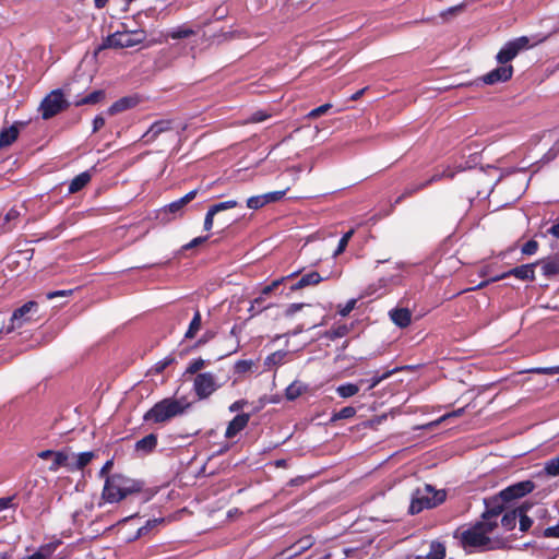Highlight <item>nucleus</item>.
I'll use <instances>...</instances> for the list:
<instances>
[{
	"label": "nucleus",
	"mask_w": 559,
	"mask_h": 559,
	"mask_svg": "<svg viewBox=\"0 0 559 559\" xmlns=\"http://www.w3.org/2000/svg\"><path fill=\"white\" fill-rule=\"evenodd\" d=\"M502 510L501 506L488 508L484 512L481 521L468 527L457 528L454 537L468 551L503 548L507 545V539L502 537V533L495 531L496 524L492 522V516L500 515Z\"/></svg>",
	"instance_id": "f257e3e1"
},
{
	"label": "nucleus",
	"mask_w": 559,
	"mask_h": 559,
	"mask_svg": "<svg viewBox=\"0 0 559 559\" xmlns=\"http://www.w3.org/2000/svg\"><path fill=\"white\" fill-rule=\"evenodd\" d=\"M188 407L189 403L185 399H164L145 413L144 420L154 424L166 423L183 414Z\"/></svg>",
	"instance_id": "f03ea898"
},
{
	"label": "nucleus",
	"mask_w": 559,
	"mask_h": 559,
	"mask_svg": "<svg viewBox=\"0 0 559 559\" xmlns=\"http://www.w3.org/2000/svg\"><path fill=\"white\" fill-rule=\"evenodd\" d=\"M139 490L140 487L133 479L122 475H112L106 479L103 498L107 502L114 503Z\"/></svg>",
	"instance_id": "7ed1b4c3"
},
{
	"label": "nucleus",
	"mask_w": 559,
	"mask_h": 559,
	"mask_svg": "<svg viewBox=\"0 0 559 559\" xmlns=\"http://www.w3.org/2000/svg\"><path fill=\"white\" fill-rule=\"evenodd\" d=\"M445 500V492L443 490H435L430 485H425L417 488L413 496L409 506V512L416 514L425 509L435 508Z\"/></svg>",
	"instance_id": "20e7f679"
},
{
	"label": "nucleus",
	"mask_w": 559,
	"mask_h": 559,
	"mask_svg": "<svg viewBox=\"0 0 559 559\" xmlns=\"http://www.w3.org/2000/svg\"><path fill=\"white\" fill-rule=\"evenodd\" d=\"M146 38L145 32L138 31H117L116 33L106 37L102 48H130L142 44Z\"/></svg>",
	"instance_id": "39448f33"
},
{
	"label": "nucleus",
	"mask_w": 559,
	"mask_h": 559,
	"mask_svg": "<svg viewBox=\"0 0 559 559\" xmlns=\"http://www.w3.org/2000/svg\"><path fill=\"white\" fill-rule=\"evenodd\" d=\"M543 39L532 41L527 36H521L513 40L508 41L497 53V61L501 64L508 66L507 63L513 60L522 50L530 49L540 43Z\"/></svg>",
	"instance_id": "423d86ee"
},
{
	"label": "nucleus",
	"mask_w": 559,
	"mask_h": 559,
	"mask_svg": "<svg viewBox=\"0 0 559 559\" xmlns=\"http://www.w3.org/2000/svg\"><path fill=\"white\" fill-rule=\"evenodd\" d=\"M48 456H55V463L50 464L49 471L57 472L60 467H66L69 472L78 471L76 453L70 449L62 451L45 450L38 453V457L46 460Z\"/></svg>",
	"instance_id": "0eeeda50"
},
{
	"label": "nucleus",
	"mask_w": 559,
	"mask_h": 559,
	"mask_svg": "<svg viewBox=\"0 0 559 559\" xmlns=\"http://www.w3.org/2000/svg\"><path fill=\"white\" fill-rule=\"evenodd\" d=\"M66 106V100L60 91H52L40 103L39 110L44 119H49L60 112Z\"/></svg>",
	"instance_id": "6e6552de"
},
{
	"label": "nucleus",
	"mask_w": 559,
	"mask_h": 559,
	"mask_svg": "<svg viewBox=\"0 0 559 559\" xmlns=\"http://www.w3.org/2000/svg\"><path fill=\"white\" fill-rule=\"evenodd\" d=\"M37 312V304L35 301H28L22 307L14 310L10 324L7 332L10 333L15 329L23 326L24 324L32 321L33 316Z\"/></svg>",
	"instance_id": "1a4fd4ad"
},
{
	"label": "nucleus",
	"mask_w": 559,
	"mask_h": 559,
	"mask_svg": "<svg viewBox=\"0 0 559 559\" xmlns=\"http://www.w3.org/2000/svg\"><path fill=\"white\" fill-rule=\"evenodd\" d=\"M193 385L199 399L209 397L219 388V384L217 383L215 376L211 372L199 373L194 378Z\"/></svg>",
	"instance_id": "9d476101"
},
{
	"label": "nucleus",
	"mask_w": 559,
	"mask_h": 559,
	"mask_svg": "<svg viewBox=\"0 0 559 559\" xmlns=\"http://www.w3.org/2000/svg\"><path fill=\"white\" fill-rule=\"evenodd\" d=\"M534 488H535V486L531 480H524V481L514 484L512 486H509L508 488H506L504 490H502L500 492L499 498H496L493 500V503H495L493 507L501 506L498 502L499 499H501L503 501H511L513 499H518V498H521V497L530 493L531 491H533Z\"/></svg>",
	"instance_id": "9b49d317"
},
{
	"label": "nucleus",
	"mask_w": 559,
	"mask_h": 559,
	"mask_svg": "<svg viewBox=\"0 0 559 559\" xmlns=\"http://www.w3.org/2000/svg\"><path fill=\"white\" fill-rule=\"evenodd\" d=\"M498 518H499V515L492 516V522L496 524L495 531L502 533V537H504L508 543L509 538H508L507 534L509 532H511L516 525L518 511L514 510V511L507 512L500 521H498Z\"/></svg>",
	"instance_id": "f8f14e48"
},
{
	"label": "nucleus",
	"mask_w": 559,
	"mask_h": 559,
	"mask_svg": "<svg viewBox=\"0 0 559 559\" xmlns=\"http://www.w3.org/2000/svg\"><path fill=\"white\" fill-rule=\"evenodd\" d=\"M513 74V67L512 66H504L493 69L492 71L488 72L481 78V81L485 84H497L500 82H507L511 79Z\"/></svg>",
	"instance_id": "ddd939ff"
},
{
	"label": "nucleus",
	"mask_w": 559,
	"mask_h": 559,
	"mask_svg": "<svg viewBox=\"0 0 559 559\" xmlns=\"http://www.w3.org/2000/svg\"><path fill=\"white\" fill-rule=\"evenodd\" d=\"M534 267H535V263L516 266L501 275L495 276L491 281L496 282V281L502 280V278H506L510 275H513L519 280L533 281L535 278Z\"/></svg>",
	"instance_id": "4468645a"
},
{
	"label": "nucleus",
	"mask_w": 559,
	"mask_h": 559,
	"mask_svg": "<svg viewBox=\"0 0 559 559\" xmlns=\"http://www.w3.org/2000/svg\"><path fill=\"white\" fill-rule=\"evenodd\" d=\"M23 126V122H15L8 128H3L0 132V148L10 146L17 139L20 128Z\"/></svg>",
	"instance_id": "2eb2a0df"
},
{
	"label": "nucleus",
	"mask_w": 559,
	"mask_h": 559,
	"mask_svg": "<svg viewBox=\"0 0 559 559\" xmlns=\"http://www.w3.org/2000/svg\"><path fill=\"white\" fill-rule=\"evenodd\" d=\"M171 130L170 120H159L151 126V128L143 135L146 143H151L157 139V136L166 131Z\"/></svg>",
	"instance_id": "dca6fc26"
},
{
	"label": "nucleus",
	"mask_w": 559,
	"mask_h": 559,
	"mask_svg": "<svg viewBox=\"0 0 559 559\" xmlns=\"http://www.w3.org/2000/svg\"><path fill=\"white\" fill-rule=\"evenodd\" d=\"M250 415L249 414H240L237 415L227 426L225 437L234 438L238 432H240L249 423Z\"/></svg>",
	"instance_id": "f3484780"
},
{
	"label": "nucleus",
	"mask_w": 559,
	"mask_h": 559,
	"mask_svg": "<svg viewBox=\"0 0 559 559\" xmlns=\"http://www.w3.org/2000/svg\"><path fill=\"white\" fill-rule=\"evenodd\" d=\"M389 316L394 324L400 328H406L411 324L412 312L406 308H396L389 312Z\"/></svg>",
	"instance_id": "a211bd4d"
},
{
	"label": "nucleus",
	"mask_w": 559,
	"mask_h": 559,
	"mask_svg": "<svg viewBox=\"0 0 559 559\" xmlns=\"http://www.w3.org/2000/svg\"><path fill=\"white\" fill-rule=\"evenodd\" d=\"M198 194V190H192L188 192L182 198L171 202L167 206H165L164 211L169 213H178L180 212L189 202H191Z\"/></svg>",
	"instance_id": "6ab92c4d"
},
{
	"label": "nucleus",
	"mask_w": 559,
	"mask_h": 559,
	"mask_svg": "<svg viewBox=\"0 0 559 559\" xmlns=\"http://www.w3.org/2000/svg\"><path fill=\"white\" fill-rule=\"evenodd\" d=\"M136 104H138V99L134 98V97H123V98H120L119 100L114 103L108 108V114L109 115H115V114L121 112L123 110H127L129 108L134 107Z\"/></svg>",
	"instance_id": "aec40b11"
},
{
	"label": "nucleus",
	"mask_w": 559,
	"mask_h": 559,
	"mask_svg": "<svg viewBox=\"0 0 559 559\" xmlns=\"http://www.w3.org/2000/svg\"><path fill=\"white\" fill-rule=\"evenodd\" d=\"M91 180V176L88 173H82L76 176L69 185V192L75 193L84 188Z\"/></svg>",
	"instance_id": "412c9836"
},
{
	"label": "nucleus",
	"mask_w": 559,
	"mask_h": 559,
	"mask_svg": "<svg viewBox=\"0 0 559 559\" xmlns=\"http://www.w3.org/2000/svg\"><path fill=\"white\" fill-rule=\"evenodd\" d=\"M157 444V438L155 435L151 433L139 440L135 444L138 451L150 452Z\"/></svg>",
	"instance_id": "4be33fe9"
},
{
	"label": "nucleus",
	"mask_w": 559,
	"mask_h": 559,
	"mask_svg": "<svg viewBox=\"0 0 559 559\" xmlns=\"http://www.w3.org/2000/svg\"><path fill=\"white\" fill-rule=\"evenodd\" d=\"M454 175H455V171L450 166H448L447 168H444V170L442 173L433 175L428 181L423 182V183L412 188L411 192L417 191V190L426 187L428 183L440 180L442 178H453Z\"/></svg>",
	"instance_id": "5701e85b"
},
{
	"label": "nucleus",
	"mask_w": 559,
	"mask_h": 559,
	"mask_svg": "<svg viewBox=\"0 0 559 559\" xmlns=\"http://www.w3.org/2000/svg\"><path fill=\"white\" fill-rule=\"evenodd\" d=\"M359 389H360V386L358 383L357 384L345 383V384L338 385L336 388V392L341 397L348 399V397L356 395L359 392Z\"/></svg>",
	"instance_id": "b1692460"
},
{
	"label": "nucleus",
	"mask_w": 559,
	"mask_h": 559,
	"mask_svg": "<svg viewBox=\"0 0 559 559\" xmlns=\"http://www.w3.org/2000/svg\"><path fill=\"white\" fill-rule=\"evenodd\" d=\"M306 389L307 386L304 383L295 381L287 386L285 395L288 400L293 401L300 396L306 391Z\"/></svg>",
	"instance_id": "393cba45"
},
{
	"label": "nucleus",
	"mask_w": 559,
	"mask_h": 559,
	"mask_svg": "<svg viewBox=\"0 0 559 559\" xmlns=\"http://www.w3.org/2000/svg\"><path fill=\"white\" fill-rule=\"evenodd\" d=\"M445 556V547L438 542L430 544L429 551L426 555V559H443Z\"/></svg>",
	"instance_id": "a878e982"
},
{
	"label": "nucleus",
	"mask_w": 559,
	"mask_h": 559,
	"mask_svg": "<svg viewBox=\"0 0 559 559\" xmlns=\"http://www.w3.org/2000/svg\"><path fill=\"white\" fill-rule=\"evenodd\" d=\"M544 473L550 477L559 476V455L545 462Z\"/></svg>",
	"instance_id": "bb28decb"
},
{
	"label": "nucleus",
	"mask_w": 559,
	"mask_h": 559,
	"mask_svg": "<svg viewBox=\"0 0 559 559\" xmlns=\"http://www.w3.org/2000/svg\"><path fill=\"white\" fill-rule=\"evenodd\" d=\"M201 328V314L195 311L192 321L190 322L189 329L186 332L187 338H193Z\"/></svg>",
	"instance_id": "cd10ccee"
},
{
	"label": "nucleus",
	"mask_w": 559,
	"mask_h": 559,
	"mask_svg": "<svg viewBox=\"0 0 559 559\" xmlns=\"http://www.w3.org/2000/svg\"><path fill=\"white\" fill-rule=\"evenodd\" d=\"M254 367H255V364L253 360H238L235 364L234 369L237 374H245L248 372H252Z\"/></svg>",
	"instance_id": "c85d7f7f"
},
{
	"label": "nucleus",
	"mask_w": 559,
	"mask_h": 559,
	"mask_svg": "<svg viewBox=\"0 0 559 559\" xmlns=\"http://www.w3.org/2000/svg\"><path fill=\"white\" fill-rule=\"evenodd\" d=\"M95 456V453L92 451L76 453V466L78 471L84 468Z\"/></svg>",
	"instance_id": "c756f323"
},
{
	"label": "nucleus",
	"mask_w": 559,
	"mask_h": 559,
	"mask_svg": "<svg viewBox=\"0 0 559 559\" xmlns=\"http://www.w3.org/2000/svg\"><path fill=\"white\" fill-rule=\"evenodd\" d=\"M300 280H301V284H304L305 287L310 286V285H317L323 281V278L321 277V275L318 272H310V273L304 275Z\"/></svg>",
	"instance_id": "7c9ffc66"
},
{
	"label": "nucleus",
	"mask_w": 559,
	"mask_h": 559,
	"mask_svg": "<svg viewBox=\"0 0 559 559\" xmlns=\"http://www.w3.org/2000/svg\"><path fill=\"white\" fill-rule=\"evenodd\" d=\"M356 415V409L352 406H346L342 408L340 412L335 413L332 416V420H341V419H348Z\"/></svg>",
	"instance_id": "2f4dec72"
},
{
	"label": "nucleus",
	"mask_w": 559,
	"mask_h": 559,
	"mask_svg": "<svg viewBox=\"0 0 559 559\" xmlns=\"http://www.w3.org/2000/svg\"><path fill=\"white\" fill-rule=\"evenodd\" d=\"M237 204H238L237 201L228 200V201L221 202V203H217V204L211 206L210 210L213 211V213L216 215L218 212L236 207Z\"/></svg>",
	"instance_id": "473e14b6"
},
{
	"label": "nucleus",
	"mask_w": 559,
	"mask_h": 559,
	"mask_svg": "<svg viewBox=\"0 0 559 559\" xmlns=\"http://www.w3.org/2000/svg\"><path fill=\"white\" fill-rule=\"evenodd\" d=\"M353 235H354V230L353 229L348 230L347 233H345L343 235V237L341 238V240L338 242V246H337V248H336V250L334 252V255H338L342 252H344V250L346 249V247L348 245V241L350 240Z\"/></svg>",
	"instance_id": "72a5a7b5"
},
{
	"label": "nucleus",
	"mask_w": 559,
	"mask_h": 559,
	"mask_svg": "<svg viewBox=\"0 0 559 559\" xmlns=\"http://www.w3.org/2000/svg\"><path fill=\"white\" fill-rule=\"evenodd\" d=\"M194 34V31L192 28L188 27H179L177 29H174L169 33V36L173 39H179V38H186Z\"/></svg>",
	"instance_id": "f704fd0d"
},
{
	"label": "nucleus",
	"mask_w": 559,
	"mask_h": 559,
	"mask_svg": "<svg viewBox=\"0 0 559 559\" xmlns=\"http://www.w3.org/2000/svg\"><path fill=\"white\" fill-rule=\"evenodd\" d=\"M285 193H286L285 190L273 191V192L264 193V194H262V197H263L264 203L266 205L269 203H274V202L280 201L285 195Z\"/></svg>",
	"instance_id": "c9c22d12"
},
{
	"label": "nucleus",
	"mask_w": 559,
	"mask_h": 559,
	"mask_svg": "<svg viewBox=\"0 0 559 559\" xmlns=\"http://www.w3.org/2000/svg\"><path fill=\"white\" fill-rule=\"evenodd\" d=\"M390 376V372H385L382 376H374L370 380H360L359 384L368 383V390L376 388L381 381L385 380Z\"/></svg>",
	"instance_id": "e433bc0d"
},
{
	"label": "nucleus",
	"mask_w": 559,
	"mask_h": 559,
	"mask_svg": "<svg viewBox=\"0 0 559 559\" xmlns=\"http://www.w3.org/2000/svg\"><path fill=\"white\" fill-rule=\"evenodd\" d=\"M265 205L262 194L251 197L247 200V206L251 210H258Z\"/></svg>",
	"instance_id": "4c0bfd02"
},
{
	"label": "nucleus",
	"mask_w": 559,
	"mask_h": 559,
	"mask_svg": "<svg viewBox=\"0 0 559 559\" xmlns=\"http://www.w3.org/2000/svg\"><path fill=\"white\" fill-rule=\"evenodd\" d=\"M543 271L545 275H555L559 273V261H548L544 263Z\"/></svg>",
	"instance_id": "58836bf2"
},
{
	"label": "nucleus",
	"mask_w": 559,
	"mask_h": 559,
	"mask_svg": "<svg viewBox=\"0 0 559 559\" xmlns=\"http://www.w3.org/2000/svg\"><path fill=\"white\" fill-rule=\"evenodd\" d=\"M331 107H332V105H331V104H329V103H328V104H324V105H321V106H319V107H317V108L312 109V110L307 115V117H308L309 119H316V118H318V117H320V116H322V115L326 114V112H328V110H329Z\"/></svg>",
	"instance_id": "ea45409f"
},
{
	"label": "nucleus",
	"mask_w": 559,
	"mask_h": 559,
	"mask_svg": "<svg viewBox=\"0 0 559 559\" xmlns=\"http://www.w3.org/2000/svg\"><path fill=\"white\" fill-rule=\"evenodd\" d=\"M516 511H518V518H520V530L522 532H525L532 526V520L527 515H525V513L522 509L516 510Z\"/></svg>",
	"instance_id": "a19ab883"
},
{
	"label": "nucleus",
	"mask_w": 559,
	"mask_h": 559,
	"mask_svg": "<svg viewBox=\"0 0 559 559\" xmlns=\"http://www.w3.org/2000/svg\"><path fill=\"white\" fill-rule=\"evenodd\" d=\"M103 97V92L97 91L93 92L92 94L84 97L81 102L78 103V105L81 104H95Z\"/></svg>",
	"instance_id": "79ce46f5"
},
{
	"label": "nucleus",
	"mask_w": 559,
	"mask_h": 559,
	"mask_svg": "<svg viewBox=\"0 0 559 559\" xmlns=\"http://www.w3.org/2000/svg\"><path fill=\"white\" fill-rule=\"evenodd\" d=\"M538 249V243L537 241L535 240H530L527 241L523 247H522V253L523 254H526V255H532L534 253H536Z\"/></svg>",
	"instance_id": "37998d69"
},
{
	"label": "nucleus",
	"mask_w": 559,
	"mask_h": 559,
	"mask_svg": "<svg viewBox=\"0 0 559 559\" xmlns=\"http://www.w3.org/2000/svg\"><path fill=\"white\" fill-rule=\"evenodd\" d=\"M463 412H464V408H459L454 412L448 413V414L443 415L442 417H440L438 420L430 423L429 426L435 427L450 417H459L463 414Z\"/></svg>",
	"instance_id": "c03bdc74"
},
{
	"label": "nucleus",
	"mask_w": 559,
	"mask_h": 559,
	"mask_svg": "<svg viewBox=\"0 0 559 559\" xmlns=\"http://www.w3.org/2000/svg\"><path fill=\"white\" fill-rule=\"evenodd\" d=\"M286 353L285 352H276L272 355H270L266 360H265V364L266 365H276V364H281L282 360L284 359Z\"/></svg>",
	"instance_id": "a18cd8bd"
},
{
	"label": "nucleus",
	"mask_w": 559,
	"mask_h": 559,
	"mask_svg": "<svg viewBox=\"0 0 559 559\" xmlns=\"http://www.w3.org/2000/svg\"><path fill=\"white\" fill-rule=\"evenodd\" d=\"M204 367V360L199 358L192 362H190L189 367L187 368L188 373H195L199 370H201Z\"/></svg>",
	"instance_id": "49530a36"
},
{
	"label": "nucleus",
	"mask_w": 559,
	"mask_h": 559,
	"mask_svg": "<svg viewBox=\"0 0 559 559\" xmlns=\"http://www.w3.org/2000/svg\"><path fill=\"white\" fill-rule=\"evenodd\" d=\"M356 302H357L356 299L348 300L344 307H340L338 313L342 317L348 316L349 312L355 308Z\"/></svg>",
	"instance_id": "de8ad7c7"
},
{
	"label": "nucleus",
	"mask_w": 559,
	"mask_h": 559,
	"mask_svg": "<svg viewBox=\"0 0 559 559\" xmlns=\"http://www.w3.org/2000/svg\"><path fill=\"white\" fill-rule=\"evenodd\" d=\"M269 117L267 114L263 112V111H257L254 112L248 120V122H261V121H264L266 118Z\"/></svg>",
	"instance_id": "09e8293b"
},
{
	"label": "nucleus",
	"mask_w": 559,
	"mask_h": 559,
	"mask_svg": "<svg viewBox=\"0 0 559 559\" xmlns=\"http://www.w3.org/2000/svg\"><path fill=\"white\" fill-rule=\"evenodd\" d=\"M215 214L213 211L209 209L205 218H204V229L210 230L213 227V221H214Z\"/></svg>",
	"instance_id": "8fccbe9b"
},
{
	"label": "nucleus",
	"mask_w": 559,
	"mask_h": 559,
	"mask_svg": "<svg viewBox=\"0 0 559 559\" xmlns=\"http://www.w3.org/2000/svg\"><path fill=\"white\" fill-rule=\"evenodd\" d=\"M72 294V290H56L50 292L46 295L47 299H53L56 297H68Z\"/></svg>",
	"instance_id": "3c124183"
},
{
	"label": "nucleus",
	"mask_w": 559,
	"mask_h": 559,
	"mask_svg": "<svg viewBox=\"0 0 559 559\" xmlns=\"http://www.w3.org/2000/svg\"><path fill=\"white\" fill-rule=\"evenodd\" d=\"M545 537H558L559 538V524L556 526L547 527L544 531Z\"/></svg>",
	"instance_id": "603ef678"
},
{
	"label": "nucleus",
	"mask_w": 559,
	"mask_h": 559,
	"mask_svg": "<svg viewBox=\"0 0 559 559\" xmlns=\"http://www.w3.org/2000/svg\"><path fill=\"white\" fill-rule=\"evenodd\" d=\"M105 126V118L103 116H96L93 121V132H97Z\"/></svg>",
	"instance_id": "864d4df0"
},
{
	"label": "nucleus",
	"mask_w": 559,
	"mask_h": 559,
	"mask_svg": "<svg viewBox=\"0 0 559 559\" xmlns=\"http://www.w3.org/2000/svg\"><path fill=\"white\" fill-rule=\"evenodd\" d=\"M305 307V304H292L286 309V316H293L300 311Z\"/></svg>",
	"instance_id": "5fc2aeb1"
},
{
	"label": "nucleus",
	"mask_w": 559,
	"mask_h": 559,
	"mask_svg": "<svg viewBox=\"0 0 559 559\" xmlns=\"http://www.w3.org/2000/svg\"><path fill=\"white\" fill-rule=\"evenodd\" d=\"M247 404H248V402H247L246 400H239V401H236V402H234V403L229 406V411H230L231 413L238 412V411L242 409Z\"/></svg>",
	"instance_id": "6e6d98bb"
},
{
	"label": "nucleus",
	"mask_w": 559,
	"mask_h": 559,
	"mask_svg": "<svg viewBox=\"0 0 559 559\" xmlns=\"http://www.w3.org/2000/svg\"><path fill=\"white\" fill-rule=\"evenodd\" d=\"M20 216V212L19 210L16 209H11L7 214H5V222L9 223L11 221H14L16 219L17 217Z\"/></svg>",
	"instance_id": "4d7b16f0"
},
{
	"label": "nucleus",
	"mask_w": 559,
	"mask_h": 559,
	"mask_svg": "<svg viewBox=\"0 0 559 559\" xmlns=\"http://www.w3.org/2000/svg\"><path fill=\"white\" fill-rule=\"evenodd\" d=\"M206 240H207V237H197V238L192 239L188 245H186L185 248L186 249L194 248L195 246L201 245Z\"/></svg>",
	"instance_id": "13d9d810"
},
{
	"label": "nucleus",
	"mask_w": 559,
	"mask_h": 559,
	"mask_svg": "<svg viewBox=\"0 0 559 559\" xmlns=\"http://www.w3.org/2000/svg\"><path fill=\"white\" fill-rule=\"evenodd\" d=\"M298 274H299V271L294 272V273H292L290 275H288V276H286V277L278 278V280L274 281V282L271 284V286L275 289L278 285H281L282 283H284L286 280H288V278H293V277H295V276H296V275H298Z\"/></svg>",
	"instance_id": "bf43d9fd"
},
{
	"label": "nucleus",
	"mask_w": 559,
	"mask_h": 559,
	"mask_svg": "<svg viewBox=\"0 0 559 559\" xmlns=\"http://www.w3.org/2000/svg\"><path fill=\"white\" fill-rule=\"evenodd\" d=\"M534 372H537V373H544V374H554L557 372V370L555 368H536V369H533Z\"/></svg>",
	"instance_id": "052dcab7"
},
{
	"label": "nucleus",
	"mask_w": 559,
	"mask_h": 559,
	"mask_svg": "<svg viewBox=\"0 0 559 559\" xmlns=\"http://www.w3.org/2000/svg\"><path fill=\"white\" fill-rule=\"evenodd\" d=\"M111 466H112V461H107V462L105 463V465L103 466V468H102V471H100V474H102V475L107 474V473L110 471Z\"/></svg>",
	"instance_id": "680f3d73"
},
{
	"label": "nucleus",
	"mask_w": 559,
	"mask_h": 559,
	"mask_svg": "<svg viewBox=\"0 0 559 559\" xmlns=\"http://www.w3.org/2000/svg\"><path fill=\"white\" fill-rule=\"evenodd\" d=\"M549 233L555 236V237H559V223L554 225L550 229H549Z\"/></svg>",
	"instance_id": "e2e57ef3"
},
{
	"label": "nucleus",
	"mask_w": 559,
	"mask_h": 559,
	"mask_svg": "<svg viewBox=\"0 0 559 559\" xmlns=\"http://www.w3.org/2000/svg\"><path fill=\"white\" fill-rule=\"evenodd\" d=\"M108 0H94V4L97 9H102L107 4Z\"/></svg>",
	"instance_id": "0e129e2a"
},
{
	"label": "nucleus",
	"mask_w": 559,
	"mask_h": 559,
	"mask_svg": "<svg viewBox=\"0 0 559 559\" xmlns=\"http://www.w3.org/2000/svg\"><path fill=\"white\" fill-rule=\"evenodd\" d=\"M305 288L304 284H301V280H299L295 285L292 286V290H299Z\"/></svg>",
	"instance_id": "69168bd1"
},
{
	"label": "nucleus",
	"mask_w": 559,
	"mask_h": 559,
	"mask_svg": "<svg viewBox=\"0 0 559 559\" xmlns=\"http://www.w3.org/2000/svg\"><path fill=\"white\" fill-rule=\"evenodd\" d=\"M10 499H0V509H5L9 507Z\"/></svg>",
	"instance_id": "338daca9"
},
{
	"label": "nucleus",
	"mask_w": 559,
	"mask_h": 559,
	"mask_svg": "<svg viewBox=\"0 0 559 559\" xmlns=\"http://www.w3.org/2000/svg\"><path fill=\"white\" fill-rule=\"evenodd\" d=\"M273 290H274V288H273L271 285H267V286H265V287L263 288V290H262V295L266 296V295H269V294H270L271 292H273Z\"/></svg>",
	"instance_id": "774afa93"
}]
</instances>
